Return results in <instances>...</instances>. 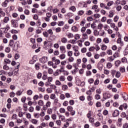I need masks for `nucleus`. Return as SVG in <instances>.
<instances>
[{"label": "nucleus", "mask_w": 128, "mask_h": 128, "mask_svg": "<svg viewBox=\"0 0 128 128\" xmlns=\"http://www.w3.org/2000/svg\"><path fill=\"white\" fill-rule=\"evenodd\" d=\"M94 50H96V52H98L100 50V48L98 45H96V46H92L88 48L89 52H94Z\"/></svg>", "instance_id": "nucleus-1"}, {"label": "nucleus", "mask_w": 128, "mask_h": 128, "mask_svg": "<svg viewBox=\"0 0 128 128\" xmlns=\"http://www.w3.org/2000/svg\"><path fill=\"white\" fill-rule=\"evenodd\" d=\"M11 24L13 26V28H18V22L15 20H11Z\"/></svg>", "instance_id": "nucleus-2"}, {"label": "nucleus", "mask_w": 128, "mask_h": 128, "mask_svg": "<svg viewBox=\"0 0 128 128\" xmlns=\"http://www.w3.org/2000/svg\"><path fill=\"white\" fill-rule=\"evenodd\" d=\"M40 62L46 64L48 62V57L44 56L40 59Z\"/></svg>", "instance_id": "nucleus-3"}, {"label": "nucleus", "mask_w": 128, "mask_h": 128, "mask_svg": "<svg viewBox=\"0 0 128 128\" xmlns=\"http://www.w3.org/2000/svg\"><path fill=\"white\" fill-rule=\"evenodd\" d=\"M103 98L104 100H108V98H110V94L108 92H104L103 94Z\"/></svg>", "instance_id": "nucleus-4"}, {"label": "nucleus", "mask_w": 128, "mask_h": 128, "mask_svg": "<svg viewBox=\"0 0 128 128\" xmlns=\"http://www.w3.org/2000/svg\"><path fill=\"white\" fill-rule=\"evenodd\" d=\"M122 98H124V100H128V95L126 92L121 93Z\"/></svg>", "instance_id": "nucleus-5"}, {"label": "nucleus", "mask_w": 128, "mask_h": 128, "mask_svg": "<svg viewBox=\"0 0 128 128\" xmlns=\"http://www.w3.org/2000/svg\"><path fill=\"white\" fill-rule=\"evenodd\" d=\"M100 8H106V10H110V7H108L106 6V4L104 3H101L100 4Z\"/></svg>", "instance_id": "nucleus-6"}, {"label": "nucleus", "mask_w": 128, "mask_h": 128, "mask_svg": "<svg viewBox=\"0 0 128 128\" xmlns=\"http://www.w3.org/2000/svg\"><path fill=\"white\" fill-rule=\"evenodd\" d=\"M97 67L99 70H102V68H104V65L100 62H98Z\"/></svg>", "instance_id": "nucleus-7"}, {"label": "nucleus", "mask_w": 128, "mask_h": 128, "mask_svg": "<svg viewBox=\"0 0 128 128\" xmlns=\"http://www.w3.org/2000/svg\"><path fill=\"white\" fill-rule=\"evenodd\" d=\"M120 114V112L118 110H115L112 113V116L114 118L116 116H118Z\"/></svg>", "instance_id": "nucleus-8"}, {"label": "nucleus", "mask_w": 128, "mask_h": 128, "mask_svg": "<svg viewBox=\"0 0 128 128\" xmlns=\"http://www.w3.org/2000/svg\"><path fill=\"white\" fill-rule=\"evenodd\" d=\"M60 50L61 52L64 54L66 52V47L64 46H60Z\"/></svg>", "instance_id": "nucleus-9"}, {"label": "nucleus", "mask_w": 128, "mask_h": 128, "mask_svg": "<svg viewBox=\"0 0 128 128\" xmlns=\"http://www.w3.org/2000/svg\"><path fill=\"white\" fill-rule=\"evenodd\" d=\"M8 0H6L2 4V8H6L8 6Z\"/></svg>", "instance_id": "nucleus-10"}, {"label": "nucleus", "mask_w": 128, "mask_h": 128, "mask_svg": "<svg viewBox=\"0 0 128 128\" xmlns=\"http://www.w3.org/2000/svg\"><path fill=\"white\" fill-rule=\"evenodd\" d=\"M38 106H44V100H40L38 101Z\"/></svg>", "instance_id": "nucleus-11"}, {"label": "nucleus", "mask_w": 128, "mask_h": 128, "mask_svg": "<svg viewBox=\"0 0 128 128\" xmlns=\"http://www.w3.org/2000/svg\"><path fill=\"white\" fill-rule=\"evenodd\" d=\"M61 42H62V44H66V42H68V38L66 37L62 38Z\"/></svg>", "instance_id": "nucleus-12"}, {"label": "nucleus", "mask_w": 128, "mask_h": 128, "mask_svg": "<svg viewBox=\"0 0 128 128\" xmlns=\"http://www.w3.org/2000/svg\"><path fill=\"white\" fill-rule=\"evenodd\" d=\"M82 40H88V36L86 33H82Z\"/></svg>", "instance_id": "nucleus-13"}, {"label": "nucleus", "mask_w": 128, "mask_h": 128, "mask_svg": "<svg viewBox=\"0 0 128 128\" xmlns=\"http://www.w3.org/2000/svg\"><path fill=\"white\" fill-rule=\"evenodd\" d=\"M9 21H10V17L8 16L4 17V18L3 20V22H4V24H8V22Z\"/></svg>", "instance_id": "nucleus-14"}, {"label": "nucleus", "mask_w": 128, "mask_h": 128, "mask_svg": "<svg viewBox=\"0 0 128 128\" xmlns=\"http://www.w3.org/2000/svg\"><path fill=\"white\" fill-rule=\"evenodd\" d=\"M31 122L33 124H38V120L36 119H32Z\"/></svg>", "instance_id": "nucleus-15"}, {"label": "nucleus", "mask_w": 128, "mask_h": 128, "mask_svg": "<svg viewBox=\"0 0 128 128\" xmlns=\"http://www.w3.org/2000/svg\"><path fill=\"white\" fill-rule=\"evenodd\" d=\"M106 48H108V46H106V44H103L101 46L102 50H106Z\"/></svg>", "instance_id": "nucleus-16"}, {"label": "nucleus", "mask_w": 128, "mask_h": 128, "mask_svg": "<svg viewBox=\"0 0 128 128\" xmlns=\"http://www.w3.org/2000/svg\"><path fill=\"white\" fill-rule=\"evenodd\" d=\"M110 74L112 76V78H114V76H116V70H112L110 72Z\"/></svg>", "instance_id": "nucleus-17"}, {"label": "nucleus", "mask_w": 128, "mask_h": 128, "mask_svg": "<svg viewBox=\"0 0 128 128\" xmlns=\"http://www.w3.org/2000/svg\"><path fill=\"white\" fill-rule=\"evenodd\" d=\"M89 40H90V42H94V40H96V38L94 37V36L90 35L89 36Z\"/></svg>", "instance_id": "nucleus-18"}, {"label": "nucleus", "mask_w": 128, "mask_h": 128, "mask_svg": "<svg viewBox=\"0 0 128 128\" xmlns=\"http://www.w3.org/2000/svg\"><path fill=\"white\" fill-rule=\"evenodd\" d=\"M120 56V50H118L114 54V58H118Z\"/></svg>", "instance_id": "nucleus-19"}, {"label": "nucleus", "mask_w": 128, "mask_h": 128, "mask_svg": "<svg viewBox=\"0 0 128 128\" xmlns=\"http://www.w3.org/2000/svg\"><path fill=\"white\" fill-rule=\"evenodd\" d=\"M69 10H72L73 12H76V6H70L69 8Z\"/></svg>", "instance_id": "nucleus-20"}, {"label": "nucleus", "mask_w": 128, "mask_h": 128, "mask_svg": "<svg viewBox=\"0 0 128 128\" xmlns=\"http://www.w3.org/2000/svg\"><path fill=\"white\" fill-rule=\"evenodd\" d=\"M0 15L3 16H6V12H4L2 8H0Z\"/></svg>", "instance_id": "nucleus-21"}, {"label": "nucleus", "mask_w": 128, "mask_h": 128, "mask_svg": "<svg viewBox=\"0 0 128 128\" xmlns=\"http://www.w3.org/2000/svg\"><path fill=\"white\" fill-rule=\"evenodd\" d=\"M114 4V1H110L107 3V8H110Z\"/></svg>", "instance_id": "nucleus-22"}, {"label": "nucleus", "mask_w": 128, "mask_h": 128, "mask_svg": "<svg viewBox=\"0 0 128 128\" xmlns=\"http://www.w3.org/2000/svg\"><path fill=\"white\" fill-rule=\"evenodd\" d=\"M107 60L108 62H112V61L114 60V57L113 56H111L110 57H108L107 58Z\"/></svg>", "instance_id": "nucleus-23"}, {"label": "nucleus", "mask_w": 128, "mask_h": 128, "mask_svg": "<svg viewBox=\"0 0 128 128\" xmlns=\"http://www.w3.org/2000/svg\"><path fill=\"white\" fill-rule=\"evenodd\" d=\"M59 80L60 82H64V80H66V77L64 76H60Z\"/></svg>", "instance_id": "nucleus-24"}, {"label": "nucleus", "mask_w": 128, "mask_h": 128, "mask_svg": "<svg viewBox=\"0 0 128 128\" xmlns=\"http://www.w3.org/2000/svg\"><path fill=\"white\" fill-rule=\"evenodd\" d=\"M0 32H2V33L4 32V34H6V32H8V30H6V28H0Z\"/></svg>", "instance_id": "nucleus-25"}, {"label": "nucleus", "mask_w": 128, "mask_h": 128, "mask_svg": "<svg viewBox=\"0 0 128 128\" xmlns=\"http://www.w3.org/2000/svg\"><path fill=\"white\" fill-rule=\"evenodd\" d=\"M106 54L108 56H112V50H110V49L108 50H106Z\"/></svg>", "instance_id": "nucleus-26"}, {"label": "nucleus", "mask_w": 128, "mask_h": 128, "mask_svg": "<svg viewBox=\"0 0 128 128\" xmlns=\"http://www.w3.org/2000/svg\"><path fill=\"white\" fill-rule=\"evenodd\" d=\"M98 30H102V28H104V24H102L100 23L97 26Z\"/></svg>", "instance_id": "nucleus-27"}, {"label": "nucleus", "mask_w": 128, "mask_h": 128, "mask_svg": "<svg viewBox=\"0 0 128 128\" xmlns=\"http://www.w3.org/2000/svg\"><path fill=\"white\" fill-rule=\"evenodd\" d=\"M51 106H52V102H50V101H48L46 102V108H50Z\"/></svg>", "instance_id": "nucleus-28"}, {"label": "nucleus", "mask_w": 128, "mask_h": 128, "mask_svg": "<svg viewBox=\"0 0 128 128\" xmlns=\"http://www.w3.org/2000/svg\"><path fill=\"white\" fill-rule=\"evenodd\" d=\"M87 50H88L86 49V48L84 47L81 49V52H82V54H86V52Z\"/></svg>", "instance_id": "nucleus-29"}, {"label": "nucleus", "mask_w": 128, "mask_h": 128, "mask_svg": "<svg viewBox=\"0 0 128 128\" xmlns=\"http://www.w3.org/2000/svg\"><path fill=\"white\" fill-rule=\"evenodd\" d=\"M110 14L108 15L109 18H112L114 16V11L111 10L109 12Z\"/></svg>", "instance_id": "nucleus-30"}, {"label": "nucleus", "mask_w": 128, "mask_h": 128, "mask_svg": "<svg viewBox=\"0 0 128 128\" xmlns=\"http://www.w3.org/2000/svg\"><path fill=\"white\" fill-rule=\"evenodd\" d=\"M60 60H64L66 58V55L64 54H62L59 56Z\"/></svg>", "instance_id": "nucleus-31"}, {"label": "nucleus", "mask_w": 128, "mask_h": 128, "mask_svg": "<svg viewBox=\"0 0 128 128\" xmlns=\"http://www.w3.org/2000/svg\"><path fill=\"white\" fill-rule=\"evenodd\" d=\"M72 32H78V27H76V26H73L72 28Z\"/></svg>", "instance_id": "nucleus-32"}, {"label": "nucleus", "mask_w": 128, "mask_h": 128, "mask_svg": "<svg viewBox=\"0 0 128 128\" xmlns=\"http://www.w3.org/2000/svg\"><path fill=\"white\" fill-rule=\"evenodd\" d=\"M3 70H8L10 67L8 66L7 64H5L3 66Z\"/></svg>", "instance_id": "nucleus-33"}, {"label": "nucleus", "mask_w": 128, "mask_h": 128, "mask_svg": "<svg viewBox=\"0 0 128 128\" xmlns=\"http://www.w3.org/2000/svg\"><path fill=\"white\" fill-rule=\"evenodd\" d=\"M117 44H120L121 46H124V44L122 42V38H118L117 40Z\"/></svg>", "instance_id": "nucleus-34"}, {"label": "nucleus", "mask_w": 128, "mask_h": 128, "mask_svg": "<svg viewBox=\"0 0 128 128\" xmlns=\"http://www.w3.org/2000/svg\"><path fill=\"white\" fill-rule=\"evenodd\" d=\"M47 114H52V109L51 108H49L47 110Z\"/></svg>", "instance_id": "nucleus-35"}, {"label": "nucleus", "mask_w": 128, "mask_h": 128, "mask_svg": "<svg viewBox=\"0 0 128 128\" xmlns=\"http://www.w3.org/2000/svg\"><path fill=\"white\" fill-rule=\"evenodd\" d=\"M120 72H126V68L124 67H121L120 68Z\"/></svg>", "instance_id": "nucleus-36"}, {"label": "nucleus", "mask_w": 128, "mask_h": 128, "mask_svg": "<svg viewBox=\"0 0 128 128\" xmlns=\"http://www.w3.org/2000/svg\"><path fill=\"white\" fill-rule=\"evenodd\" d=\"M103 42L105 43V44H108L110 42V40H108V38H104L103 40Z\"/></svg>", "instance_id": "nucleus-37"}, {"label": "nucleus", "mask_w": 128, "mask_h": 128, "mask_svg": "<svg viewBox=\"0 0 128 128\" xmlns=\"http://www.w3.org/2000/svg\"><path fill=\"white\" fill-rule=\"evenodd\" d=\"M24 92V90H18L16 92V96H22V92Z\"/></svg>", "instance_id": "nucleus-38"}, {"label": "nucleus", "mask_w": 128, "mask_h": 128, "mask_svg": "<svg viewBox=\"0 0 128 128\" xmlns=\"http://www.w3.org/2000/svg\"><path fill=\"white\" fill-rule=\"evenodd\" d=\"M86 30V27L83 26L82 28L80 30V32H82V34H85Z\"/></svg>", "instance_id": "nucleus-39"}, {"label": "nucleus", "mask_w": 128, "mask_h": 128, "mask_svg": "<svg viewBox=\"0 0 128 128\" xmlns=\"http://www.w3.org/2000/svg\"><path fill=\"white\" fill-rule=\"evenodd\" d=\"M68 60L69 62H72L74 60V58L72 56H70L69 58H68Z\"/></svg>", "instance_id": "nucleus-40"}, {"label": "nucleus", "mask_w": 128, "mask_h": 128, "mask_svg": "<svg viewBox=\"0 0 128 128\" xmlns=\"http://www.w3.org/2000/svg\"><path fill=\"white\" fill-rule=\"evenodd\" d=\"M128 47L126 48L124 51V56H128Z\"/></svg>", "instance_id": "nucleus-41"}, {"label": "nucleus", "mask_w": 128, "mask_h": 128, "mask_svg": "<svg viewBox=\"0 0 128 128\" xmlns=\"http://www.w3.org/2000/svg\"><path fill=\"white\" fill-rule=\"evenodd\" d=\"M78 46H80V48L82 47V40H79L78 42Z\"/></svg>", "instance_id": "nucleus-42"}, {"label": "nucleus", "mask_w": 128, "mask_h": 128, "mask_svg": "<svg viewBox=\"0 0 128 128\" xmlns=\"http://www.w3.org/2000/svg\"><path fill=\"white\" fill-rule=\"evenodd\" d=\"M115 76L118 78H120V72H116Z\"/></svg>", "instance_id": "nucleus-43"}, {"label": "nucleus", "mask_w": 128, "mask_h": 128, "mask_svg": "<svg viewBox=\"0 0 128 128\" xmlns=\"http://www.w3.org/2000/svg\"><path fill=\"white\" fill-rule=\"evenodd\" d=\"M40 64L37 63L35 64V68L37 70H40Z\"/></svg>", "instance_id": "nucleus-44"}, {"label": "nucleus", "mask_w": 128, "mask_h": 128, "mask_svg": "<svg viewBox=\"0 0 128 128\" xmlns=\"http://www.w3.org/2000/svg\"><path fill=\"white\" fill-rule=\"evenodd\" d=\"M34 118H40V114L38 113H34Z\"/></svg>", "instance_id": "nucleus-45"}, {"label": "nucleus", "mask_w": 128, "mask_h": 128, "mask_svg": "<svg viewBox=\"0 0 128 128\" xmlns=\"http://www.w3.org/2000/svg\"><path fill=\"white\" fill-rule=\"evenodd\" d=\"M56 94H52L50 96V98H51V100H56Z\"/></svg>", "instance_id": "nucleus-46"}, {"label": "nucleus", "mask_w": 128, "mask_h": 128, "mask_svg": "<svg viewBox=\"0 0 128 128\" xmlns=\"http://www.w3.org/2000/svg\"><path fill=\"white\" fill-rule=\"evenodd\" d=\"M26 114V112H18V116L20 118H22L24 116V114Z\"/></svg>", "instance_id": "nucleus-47"}, {"label": "nucleus", "mask_w": 128, "mask_h": 128, "mask_svg": "<svg viewBox=\"0 0 128 128\" xmlns=\"http://www.w3.org/2000/svg\"><path fill=\"white\" fill-rule=\"evenodd\" d=\"M84 14V10H80L78 11V16H82V14Z\"/></svg>", "instance_id": "nucleus-48"}, {"label": "nucleus", "mask_w": 128, "mask_h": 128, "mask_svg": "<svg viewBox=\"0 0 128 128\" xmlns=\"http://www.w3.org/2000/svg\"><path fill=\"white\" fill-rule=\"evenodd\" d=\"M92 30L90 29H87L86 30V34H88V35L92 34Z\"/></svg>", "instance_id": "nucleus-49"}, {"label": "nucleus", "mask_w": 128, "mask_h": 128, "mask_svg": "<svg viewBox=\"0 0 128 128\" xmlns=\"http://www.w3.org/2000/svg\"><path fill=\"white\" fill-rule=\"evenodd\" d=\"M60 114H64V112H66V109H64V108H60Z\"/></svg>", "instance_id": "nucleus-50"}, {"label": "nucleus", "mask_w": 128, "mask_h": 128, "mask_svg": "<svg viewBox=\"0 0 128 128\" xmlns=\"http://www.w3.org/2000/svg\"><path fill=\"white\" fill-rule=\"evenodd\" d=\"M41 108H42L40 107V105H37L36 106V110H37V112H40Z\"/></svg>", "instance_id": "nucleus-51"}, {"label": "nucleus", "mask_w": 128, "mask_h": 128, "mask_svg": "<svg viewBox=\"0 0 128 128\" xmlns=\"http://www.w3.org/2000/svg\"><path fill=\"white\" fill-rule=\"evenodd\" d=\"M119 18H120L118 17V16H116L114 18V22H116L118 20Z\"/></svg>", "instance_id": "nucleus-52"}, {"label": "nucleus", "mask_w": 128, "mask_h": 128, "mask_svg": "<svg viewBox=\"0 0 128 128\" xmlns=\"http://www.w3.org/2000/svg\"><path fill=\"white\" fill-rule=\"evenodd\" d=\"M84 44L86 46H90V42L88 41H86L84 42Z\"/></svg>", "instance_id": "nucleus-53"}, {"label": "nucleus", "mask_w": 128, "mask_h": 128, "mask_svg": "<svg viewBox=\"0 0 128 128\" xmlns=\"http://www.w3.org/2000/svg\"><path fill=\"white\" fill-rule=\"evenodd\" d=\"M38 98H40V96L38 94H35L33 97V100H38Z\"/></svg>", "instance_id": "nucleus-54"}, {"label": "nucleus", "mask_w": 128, "mask_h": 128, "mask_svg": "<svg viewBox=\"0 0 128 128\" xmlns=\"http://www.w3.org/2000/svg\"><path fill=\"white\" fill-rule=\"evenodd\" d=\"M120 64V61L117 60L115 62V66H118Z\"/></svg>", "instance_id": "nucleus-55"}, {"label": "nucleus", "mask_w": 128, "mask_h": 128, "mask_svg": "<svg viewBox=\"0 0 128 128\" xmlns=\"http://www.w3.org/2000/svg\"><path fill=\"white\" fill-rule=\"evenodd\" d=\"M10 98H14V96H16V93H14V92H11L10 94Z\"/></svg>", "instance_id": "nucleus-56"}, {"label": "nucleus", "mask_w": 128, "mask_h": 128, "mask_svg": "<svg viewBox=\"0 0 128 128\" xmlns=\"http://www.w3.org/2000/svg\"><path fill=\"white\" fill-rule=\"evenodd\" d=\"M14 40H10L9 42L10 46H14Z\"/></svg>", "instance_id": "nucleus-57"}, {"label": "nucleus", "mask_w": 128, "mask_h": 128, "mask_svg": "<svg viewBox=\"0 0 128 128\" xmlns=\"http://www.w3.org/2000/svg\"><path fill=\"white\" fill-rule=\"evenodd\" d=\"M27 94L28 96H32V90H29L27 91Z\"/></svg>", "instance_id": "nucleus-58"}, {"label": "nucleus", "mask_w": 128, "mask_h": 128, "mask_svg": "<svg viewBox=\"0 0 128 128\" xmlns=\"http://www.w3.org/2000/svg\"><path fill=\"white\" fill-rule=\"evenodd\" d=\"M80 54V51H78H78L75 52L74 53V56H78Z\"/></svg>", "instance_id": "nucleus-59"}, {"label": "nucleus", "mask_w": 128, "mask_h": 128, "mask_svg": "<svg viewBox=\"0 0 128 128\" xmlns=\"http://www.w3.org/2000/svg\"><path fill=\"white\" fill-rule=\"evenodd\" d=\"M62 32V28L60 27H58L56 28V32Z\"/></svg>", "instance_id": "nucleus-60"}, {"label": "nucleus", "mask_w": 128, "mask_h": 128, "mask_svg": "<svg viewBox=\"0 0 128 128\" xmlns=\"http://www.w3.org/2000/svg\"><path fill=\"white\" fill-rule=\"evenodd\" d=\"M67 88H68V87L66 85H63L62 86V90H66Z\"/></svg>", "instance_id": "nucleus-61"}, {"label": "nucleus", "mask_w": 128, "mask_h": 128, "mask_svg": "<svg viewBox=\"0 0 128 128\" xmlns=\"http://www.w3.org/2000/svg\"><path fill=\"white\" fill-rule=\"evenodd\" d=\"M50 116H48V115H46L44 117V119L45 120H50Z\"/></svg>", "instance_id": "nucleus-62"}, {"label": "nucleus", "mask_w": 128, "mask_h": 128, "mask_svg": "<svg viewBox=\"0 0 128 128\" xmlns=\"http://www.w3.org/2000/svg\"><path fill=\"white\" fill-rule=\"evenodd\" d=\"M51 118L54 120H56V114H52V116H51Z\"/></svg>", "instance_id": "nucleus-63"}, {"label": "nucleus", "mask_w": 128, "mask_h": 128, "mask_svg": "<svg viewBox=\"0 0 128 128\" xmlns=\"http://www.w3.org/2000/svg\"><path fill=\"white\" fill-rule=\"evenodd\" d=\"M4 62H6V64H10V60L8 58H5L4 60Z\"/></svg>", "instance_id": "nucleus-64"}]
</instances>
